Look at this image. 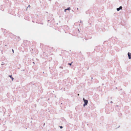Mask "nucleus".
Returning <instances> with one entry per match:
<instances>
[{"mask_svg": "<svg viewBox=\"0 0 131 131\" xmlns=\"http://www.w3.org/2000/svg\"><path fill=\"white\" fill-rule=\"evenodd\" d=\"M83 99L84 102V104L83 105V106L84 107L87 105L88 104V100L85 99L84 98H83Z\"/></svg>", "mask_w": 131, "mask_h": 131, "instance_id": "obj_1", "label": "nucleus"}, {"mask_svg": "<svg viewBox=\"0 0 131 131\" xmlns=\"http://www.w3.org/2000/svg\"><path fill=\"white\" fill-rule=\"evenodd\" d=\"M128 58L129 59H131V53L128 52Z\"/></svg>", "mask_w": 131, "mask_h": 131, "instance_id": "obj_2", "label": "nucleus"}, {"mask_svg": "<svg viewBox=\"0 0 131 131\" xmlns=\"http://www.w3.org/2000/svg\"><path fill=\"white\" fill-rule=\"evenodd\" d=\"M122 6H120L119 8H117L116 9L117 11H119L120 10L122 9Z\"/></svg>", "mask_w": 131, "mask_h": 131, "instance_id": "obj_3", "label": "nucleus"}, {"mask_svg": "<svg viewBox=\"0 0 131 131\" xmlns=\"http://www.w3.org/2000/svg\"><path fill=\"white\" fill-rule=\"evenodd\" d=\"M9 77H10V78H11L12 79V81H13V80H14V78L13 77H12V75H9Z\"/></svg>", "mask_w": 131, "mask_h": 131, "instance_id": "obj_4", "label": "nucleus"}, {"mask_svg": "<svg viewBox=\"0 0 131 131\" xmlns=\"http://www.w3.org/2000/svg\"><path fill=\"white\" fill-rule=\"evenodd\" d=\"M67 10H70L71 8L70 7H68L67 9H66Z\"/></svg>", "mask_w": 131, "mask_h": 131, "instance_id": "obj_5", "label": "nucleus"}, {"mask_svg": "<svg viewBox=\"0 0 131 131\" xmlns=\"http://www.w3.org/2000/svg\"><path fill=\"white\" fill-rule=\"evenodd\" d=\"M4 64H5V63L3 62H2L1 64L2 65H2H4Z\"/></svg>", "mask_w": 131, "mask_h": 131, "instance_id": "obj_6", "label": "nucleus"}, {"mask_svg": "<svg viewBox=\"0 0 131 131\" xmlns=\"http://www.w3.org/2000/svg\"><path fill=\"white\" fill-rule=\"evenodd\" d=\"M72 62L71 63H68V64L71 66V64H72Z\"/></svg>", "mask_w": 131, "mask_h": 131, "instance_id": "obj_7", "label": "nucleus"}, {"mask_svg": "<svg viewBox=\"0 0 131 131\" xmlns=\"http://www.w3.org/2000/svg\"><path fill=\"white\" fill-rule=\"evenodd\" d=\"M60 128H61V129L62 128H63V127L62 126H60Z\"/></svg>", "mask_w": 131, "mask_h": 131, "instance_id": "obj_8", "label": "nucleus"}, {"mask_svg": "<svg viewBox=\"0 0 131 131\" xmlns=\"http://www.w3.org/2000/svg\"><path fill=\"white\" fill-rule=\"evenodd\" d=\"M30 5H28V7H27V9L28 8V7H29V8H30Z\"/></svg>", "mask_w": 131, "mask_h": 131, "instance_id": "obj_9", "label": "nucleus"}, {"mask_svg": "<svg viewBox=\"0 0 131 131\" xmlns=\"http://www.w3.org/2000/svg\"><path fill=\"white\" fill-rule=\"evenodd\" d=\"M66 10H67L66 9H65L64 10V12H66Z\"/></svg>", "mask_w": 131, "mask_h": 131, "instance_id": "obj_10", "label": "nucleus"}, {"mask_svg": "<svg viewBox=\"0 0 131 131\" xmlns=\"http://www.w3.org/2000/svg\"><path fill=\"white\" fill-rule=\"evenodd\" d=\"M12 51H13V53H14V50H13V49H12Z\"/></svg>", "mask_w": 131, "mask_h": 131, "instance_id": "obj_11", "label": "nucleus"}, {"mask_svg": "<svg viewBox=\"0 0 131 131\" xmlns=\"http://www.w3.org/2000/svg\"><path fill=\"white\" fill-rule=\"evenodd\" d=\"M33 63H34V64H35V62H33Z\"/></svg>", "mask_w": 131, "mask_h": 131, "instance_id": "obj_12", "label": "nucleus"}, {"mask_svg": "<svg viewBox=\"0 0 131 131\" xmlns=\"http://www.w3.org/2000/svg\"><path fill=\"white\" fill-rule=\"evenodd\" d=\"M111 102V103H113V102H112V101H111V102Z\"/></svg>", "mask_w": 131, "mask_h": 131, "instance_id": "obj_13", "label": "nucleus"}, {"mask_svg": "<svg viewBox=\"0 0 131 131\" xmlns=\"http://www.w3.org/2000/svg\"><path fill=\"white\" fill-rule=\"evenodd\" d=\"M49 1H51V0H48Z\"/></svg>", "mask_w": 131, "mask_h": 131, "instance_id": "obj_14", "label": "nucleus"}, {"mask_svg": "<svg viewBox=\"0 0 131 131\" xmlns=\"http://www.w3.org/2000/svg\"><path fill=\"white\" fill-rule=\"evenodd\" d=\"M78 96H79V94H78Z\"/></svg>", "mask_w": 131, "mask_h": 131, "instance_id": "obj_15", "label": "nucleus"}, {"mask_svg": "<svg viewBox=\"0 0 131 131\" xmlns=\"http://www.w3.org/2000/svg\"><path fill=\"white\" fill-rule=\"evenodd\" d=\"M77 9V10L78 9V8Z\"/></svg>", "mask_w": 131, "mask_h": 131, "instance_id": "obj_16", "label": "nucleus"}]
</instances>
